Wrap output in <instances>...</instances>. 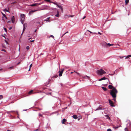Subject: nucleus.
Instances as JSON below:
<instances>
[{
  "instance_id": "nucleus-1",
  "label": "nucleus",
  "mask_w": 131,
  "mask_h": 131,
  "mask_svg": "<svg viewBox=\"0 0 131 131\" xmlns=\"http://www.w3.org/2000/svg\"><path fill=\"white\" fill-rule=\"evenodd\" d=\"M118 92L117 90L115 88H113V89L110 90V94L112 96L113 98V100L115 102L116 101V94Z\"/></svg>"
},
{
  "instance_id": "nucleus-2",
  "label": "nucleus",
  "mask_w": 131,
  "mask_h": 131,
  "mask_svg": "<svg viewBox=\"0 0 131 131\" xmlns=\"http://www.w3.org/2000/svg\"><path fill=\"white\" fill-rule=\"evenodd\" d=\"M96 73L98 75H102L103 74H105L106 72L102 69H101L99 70H97L96 71Z\"/></svg>"
},
{
  "instance_id": "nucleus-3",
  "label": "nucleus",
  "mask_w": 131,
  "mask_h": 131,
  "mask_svg": "<svg viewBox=\"0 0 131 131\" xmlns=\"http://www.w3.org/2000/svg\"><path fill=\"white\" fill-rule=\"evenodd\" d=\"M64 69H61L60 70V71L58 72L59 73V76L61 77L62 76V74L64 71Z\"/></svg>"
},
{
  "instance_id": "nucleus-4",
  "label": "nucleus",
  "mask_w": 131,
  "mask_h": 131,
  "mask_svg": "<svg viewBox=\"0 0 131 131\" xmlns=\"http://www.w3.org/2000/svg\"><path fill=\"white\" fill-rule=\"evenodd\" d=\"M108 101L110 103V105L112 107L114 106H115L113 102L111 101L110 100H108Z\"/></svg>"
},
{
  "instance_id": "nucleus-5",
  "label": "nucleus",
  "mask_w": 131,
  "mask_h": 131,
  "mask_svg": "<svg viewBox=\"0 0 131 131\" xmlns=\"http://www.w3.org/2000/svg\"><path fill=\"white\" fill-rule=\"evenodd\" d=\"M121 59H122L124 57H125V59H127L128 58H129L130 57H131V54L128 55L126 57L124 56V57H120L119 56V57Z\"/></svg>"
},
{
  "instance_id": "nucleus-6",
  "label": "nucleus",
  "mask_w": 131,
  "mask_h": 131,
  "mask_svg": "<svg viewBox=\"0 0 131 131\" xmlns=\"http://www.w3.org/2000/svg\"><path fill=\"white\" fill-rule=\"evenodd\" d=\"M38 10H31L30 11L29 13V15H31L33 13L36 11H37Z\"/></svg>"
},
{
  "instance_id": "nucleus-7",
  "label": "nucleus",
  "mask_w": 131,
  "mask_h": 131,
  "mask_svg": "<svg viewBox=\"0 0 131 131\" xmlns=\"http://www.w3.org/2000/svg\"><path fill=\"white\" fill-rule=\"evenodd\" d=\"M11 20L12 23H14L15 22V18L13 16L11 18Z\"/></svg>"
},
{
  "instance_id": "nucleus-8",
  "label": "nucleus",
  "mask_w": 131,
  "mask_h": 131,
  "mask_svg": "<svg viewBox=\"0 0 131 131\" xmlns=\"http://www.w3.org/2000/svg\"><path fill=\"white\" fill-rule=\"evenodd\" d=\"M55 4H56V5H57V6H58V7H59V8L62 11H63V8H62L61 6H60V5H58L56 3H55Z\"/></svg>"
},
{
  "instance_id": "nucleus-9",
  "label": "nucleus",
  "mask_w": 131,
  "mask_h": 131,
  "mask_svg": "<svg viewBox=\"0 0 131 131\" xmlns=\"http://www.w3.org/2000/svg\"><path fill=\"white\" fill-rule=\"evenodd\" d=\"M21 19H25V15L24 14H21L20 15Z\"/></svg>"
},
{
  "instance_id": "nucleus-10",
  "label": "nucleus",
  "mask_w": 131,
  "mask_h": 131,
  "mask_svg": "<svg viewBox=\"0 0 131 131\" xmlns=\"http://www.w3.org/2000/svg\"><path fill=\"white\" fill-rule=\"evenodd\" d=\"M106 79V78L105 77H103L102 78L99 79V81H101L103 80H105Z\"/></svg>"
},
{
  "instance_id": "nucleus-11",
  "label": "nucleus",
  "mask_w": 131,
  "mask_h": 131,
  "mask_svg": "<svg viewBox=\"0 0 131 131\" xmlns=\"http://www.w3.org/2000/svg\"><path fill=\"white\" fill-rule=\"evenodd\" d=\"M67 121V120L64 118L63 119L62 121V124H64L65 122H66Z\"/></svg>"
},
{
  "instance_id": "nucleus-12",
  "label": "nucleus",
  "mask_w": 131,
  "mask_h": 131,
  "mask_svg": "<svg viewBox=\"0 0 131 131\" xmlns=\"http://www.w3.org/2000/svg\"><path fill=\"white\" fill-rule=\"evenodd\" d=\"M38 4V3H36L34 4H32L31 5H30V6H36Z\"/></svg>"
},
{
  "instance_id": "nucleus-13",
  "label": "nucleus",
  "mask_w": 131,
  "mask_h": 131,
  "mask_svg": "<svg viewBox=\"0 0 131 131\" xmlns=\"http://www.w3.org/2000/svg\"><path fill=\"white\" fill-rule=\"evenodd\" d=\"M44 0L48 2L52 3H53L54 4H55L54 2H51L50 0Z\"/></svg>"
},
{
  "instance_id": "nucleus-14",
  "label": "nucleus",
  "mask_w": 131,
  "mask_h": 131,
  "mask_svg": "<svg viewBox=\"0 0 131 131\" xmlns=\"http://www.w3.org/2000/svg\"><path fill=\"white\" fill-rule=\"evenodd\" d=\"M108 87L110 89H113V88H114V87H113V86L112 85H109L108 86Z\"/></svg>"
},
{
  "instance_id": "nucleus-15",
  "label": "nucleus",
  "mask_w": 131,
  "mask_h": 131,
  "mask_svg": "<svg viewBox=\"0 0 131 131\" xmlns=\"http://www.w3.org/2000/svg\"><path fill=\"white\" fill-rule=\"evenodd\" d=\"M25 19H21V23L24 25V21Z\"/></svg>"
},
{
  "instance_id": "nucleus-16",
  "label": "nucleus",
  "mask_w": 131,
  "mask_h": 131,
  "mask_svg": "<svg viewBox=\"0 0 131 131\" xmlns=\"http://www.w3.org/2000/svg\"><path fill=\"white\" fill-rule=\"evenodd\" d=\"M102 88L104 91H106L107 90V89L106 88L102 86Z\"/></svg>"
},
{
  "instance_id": "nucleus-17",
  "label": "nucleus",
  "mask_w": 131,
  "mask_h": 131,
  "mask_svg": "<svg viewBox=\"0 0 131 131\" xmlns=\"http://www.w3.org/2000/svg\"><path fill=\"white\" fill-rule=\"evenodd\" d=\"M73 117L75 119H77L78 118V117L76 115H74Z\"/></svg>"
},
{
  "instance_id": "nucleus-18",
  "label": "nucleus",
  "mask_w": 131,
  "mask_h": 131,
  "mask_svg": "<svg viewBox=\"0 0 131 131\" xmlns=\"http://www.w3.org/2000/svg\"><path fill=\"white\" fill-rule=\"evenodd\" d=\"M33 90H31L28 92V93L29 94H31L33 92Z\"/></svg>"
},
{
  "instance_id": "nucleus-19",
  "label": "nucleus",
  "mask_w": 131,
  "mask_h": 131,
  "mask_svg": "<svg viewBox=\"0 0 131 131\" xmlns=\"http://www.w3.org/2000/svg\"><path fill=\"white\" fill-rule=\"evenodd\" d=\"M55 16H56L57 17H58L59 16V12L58 11H57V14L55 15Z\"/></svg>"
},
{
  "instance_id": "nucleus-20",
  "label": "nucleus",
  "mask_w": 131,
  "mask_h": 131,
  "mask_svg": "<svg viewBox=\"0 0 131 131\" xmlns=\"http://www.w3.org/2000/svg\"><path fill=\"white\" fill-rule=\"evenodd\" d=\"M2 14L3 15V16L4 17H5L6 18V19H7V18L6 16V15L5 14H4L2 12Z\"/></svg>"
},
{
  "instance_id": "nucleus-21",
  "label": "nucleus",
  "mask_w": 131,
  "mask_h": 131,
  "mask_svg": "<svg viewBox=\"0 0 131 131\" xmlns=\"http://www.w3.org/2000/svg\"><path fill=\"white\" fill-rule=\"evenodd\" d=\"M129 0H125V3L126 4H127L129 2Z\"/></svg>"
},
{
  "instance_id": "nucleus-22",
  "label": "nucleus",
  "mask_w": 131,
  "mask_h": 131,
  "mask_svg": "<svg viewBox=\"0 0 131 131\" xmlns=\"http://www.w3.org/2000/svg\"><path fill=\"white\" fill-rule=\"evenodd\" d=\"M49 18H48L47 19L45 20L47 21L50 22V20H49Z\"/></svg>"
},
{
  "instance_id": "nucleus-23",
  "label": "nucleus",
  "mask_w": 131,
  "mask_h": 131,
  "mask_svg": "<svg viewBox=\"0 0 131 131\" xmlns=\"http://www.w3.org/2000/svg\"><path fill=\"white\" fill-rule=\"evenodd\" d=\"M76 74H77L78 75H79V76H81V74H80V73H79L77 72H76Z\"/></svg>"
},
{
  "instance_id": "nucleus-24",
  "label": "nucleus",
  "mask_w": 131,
  "mask_h": 131,
  "mask_svg": "<svg viewBox=\"0 0 131 131\" xmlns=\"http://www.w3.org/2000/svg\"><path fill=\"white\" fill-rule=\"evenodd\" d=\"M3 98V96L2 95H0V100L2 99Z\"/></svg>"
},
{
  "instance_id": "nucleus-25",
  "label": "nucleus",
  "mask_w": 131,
  "mask_h": 131,
  "mask_svg": "<svg viewBox=\"0 0 131 131\" xmlns=\"http://www.w3.org/2000/svg\"><path fill=\"white\" fill-rule=\"evenodd\" d=\"M87 31L89 32L90 33H94V34H97L96 33L93 32V33L92 32L90 31V30H87Z\"/></svg>"
},
{
  "instance_id": "nucleus-26",
  "label": "nucleus",
  "mask_w": 131,
  "mask_h": 131,
  "mask_svg": "<svg viewBox=\"0 0 131 131\" xmlns=\"http://www.w3.org/2000/svg\"><path fill=\"white\" fill-rule=\"evenodd\" d=\"M4 11L5 12H8V10L6 9H4Z\"/></svg>"
},
{
  "instance_id": "nucleus-27",
  "label": "nucleus",
  "mask_w": 131,
  "mask_h": 131,
  "mask_svg": "<svg viewBox=\"0 0 131 131\" xmlns=\"http://www.w3.org/2000/svg\"><path fill=\"white\" fill-rule=\"evenodd\" d=\"M107 44L109 46H111L113 45L110 44V43H108Z\"/></svg>"
},
{
  "instance_id": "nucleus-28",
  "label": "nucleus",
  "mask_w": 131,
  "mask_h": 131,
  "mask_svg": "<svg viewBox=\"0 0 131 131\" xmlns=\"http://www.w3.org/2000/svg\"><path fill=\"white\" fill-rule=\"evenodd\" d=\"M25 30V26H24V28H23V32L22 33L21 35H22L23 33V32Z\"/></svg>"
},
{
  "instance_id": "nucleus-29",
  "label": "nucleus",
  "mask_w": 131,
  "mask_h": 131,
  "mask_svg": "<svg viewBox=\"0 0 131 131\" xmlns=\"http://www.w3.org/2000/svg\"><path fill=\"white\" fill-rule=\"evenodd\" d=\"M125 131H129L127 128H126L125 129Z\"/></svg>"
},
{
  "instance_id": "nucleus-30",
  "label": "nucleus",
  "mask_w": 131,
  "mask_h": 131,
  "mask_svg": "<svg viewBox=\"0 0 131 131\" xmlns=\"http://www.w3.org/2000/svg\"><path fill=\"white\" fill-rule=\"evenodd\" d=\"M106 116L107 117V119H110V118L107 115H106Z\"/></svg>"
},
{
  "instance_id": "nucleus-31",
  "label": "nucleus",
  "mask_w": 131,
  "mask_h": 131,
  "mask_svg": "<svg viewBox=\"0 0 131 131\" xmlns=\"http://www.w3.org/2000/svg\"><path fill=\"white\" fill-rule=\"evenodd\" d=\"M51 37L52 38H54V37L52 35H51L49 37Z\"/></svg>"
},
{
  "instance_id": "nucleus-32",
  "label": "nucleus",
  "mask_w": 131,
  "mask_h": 131,
  "mask_svg": "<svg viewBox=\"0 0 131 131\" xmlns=\"http://www.w3.org/2000/svg\"><path fill=\"white\" fill-rule=\"evenodd\" d=\"M112 131V130H111V129H110V128L107 129V131Z\"/></svg>"
},
{
  "instance_id": "nucleus-33",
  "label": "nucleus",
  "mask_w": 131,
  "mask_h": 131,
  "mask_svg": "<svg viewBox=\"0 0 131 131\" xmlns=\"http://www.w3.org/2000/svg\"><path fill=\"white\" fill-rule=\"evenodd\" d=\"M39 115L40 117H42V115L41 114H39Z\"/></svg>"
},
{
  "instance_id": "nucleus-34",
  "label": "nucleus",
  "mask_w": 131,
  "mask_h": 131,
  "mask_svg": "<svg viewBox=\"0 0 131 131\" xmlns=\"http://www.w3.org/2000/svg\"><path fill=\"white\" fill-rule=\"evenodd\" d=\"M26 48L27 49H29V46H27L26 47Z\"/></svg>"
},
{
  "instance_id": "nucleus-35",
  "label": "nucleus",
  "mask_w": 131,
  "mask_h": 131,
  "mask_svg": "<svg viewBox=\"0 0 131 131\" xmlns=\"http://www.w3.org/2000/svg\"><path fill=\"white\" fill-rule=\"evenodd\" d=\"M16 3H17V2L16 1H15V2H14L12 3V4H14Z\"/></svg>"
},
{
  "instance_id": "nucleus-36",
  "label": "nucleus",
  "mask_w": 131,
  "mask_h": 131,
  "mask_svg": "<svg viewBox=\"0 0 131 131\" xmlns=\"http://www.w3.org/2000/svg\"><path fill=\"white\" fill-rule=\"evenodd\" d=\"M86 77H88V79H90V77H88V76L86 75L85 76Z\"/></svg>"
},
{
  "instance_id": "nucleus-37",
  "label": "nucleus",
  "mask_w": 131,
  "mask_h": 131,
  "mask_svg": "<svg viewBox=\"0 0 131 131\" xmlns=\"http://www.w3.org/2000/svg\"><path fill=\"white\" fill-rule=\"evenodd\" d=\"M74 15H70L69 16V17H73V16H74Z\"/></svg>"
},
{
  "instance_id": "nucleus-38",
  "label": "nucleus",
  "mask_w": 131,
  "mask_h": 131,
  "mask_svg": "<svg viewBox=\"0 0 131 131\" xmlns=\"http://www.w3.org/2000/svg\"><path fill=\"white\" fill-rule=\"evenodd\" d=\"M4 29L6 32L7 31V29L5 28H4Z\"/></svg>"
},
{
  "instance_id": "nucleus-39",
  "label": "nucleus",
  "mask_w": 131,
  "mask_h": 131,
  "mask_svg": "<svg viewBox=\"0 0 131 131\" xmlns=\"http://www.w3.org/2000/svg\"><path fill=\"white\" fill-rule=\"evenodd\" d=\"M32 64H30V66H29V67H30V68H31V67H32Z\"/></svg>"
},
{
  "instance_id": "nucleus-40",
  "label": "nucleus",
  "mask_w": 131,
  "mask_h": 131,
  "mask_svg": "<svg viewBox=\"0 0 131 131\" xmlns=\"http://www.w3.org/2000/svg\"><path fill=\"white\" fill-rule=\"evenodd\" d=\"M43 3V2L42 3H38V4L37 5H40V4H42V3Z\"/></svg>"
},
{
  "instance_id": "nucleus-41",
  "label": "nucleus",
  "mask_w": 131,
  "mask_h": 131,
  "mask_svg": "<svg viewBox=\"0 0 131 131\" xmlns=\"http://www.w3.org/2000/svg\"><path fill=\"white\" fill-rule=\"evenodd\" d=\"M13 67H10L9 68V69H13Z\"/></svg>"
},
{
  "instance_id": "nucleus-42",
  "label": "nucleus",
  "mask_w": 131,
  "mask_h": 131,
  "mask_svg": "<svg viewBox=\"0 0 131 131\" xmlns=\"http://www.w3.org/2000/svg\"><path fill=\"white\" fill-rule=\"evenodd\" d=\"M34 40H30V42H34Z\"/></svg>"
},
{
  "instance_id": "nucleus-43",
  "label": "nucleus",
  "mask_w": 131,
  "mask_h": 131,
  "mask_svg": "<svg viewBox=\"0 0 131 131\" xmlns=\"http://www.w3.org/2000/svg\"><path fill=\"white\" fill-rule=\"evenodd\" d=\"M12 28V27H10L9 28V30H11Z\"/></svg>"
},
{
  "instance_id": "nucleus-44",
  "label": "nucleus",
  "mask_w": 131,
  "mask_h": 131,
  "mask_svg": "<svg viewBox=\"0 0 131 131\" xmlns=\"http://www.w3.org/2000/svg\"><path fill=\"white\" fill-rule=\"evenodd\" d=\"M98 33L99 34H100V35H101L102 34L100 32H98Z\"/></svg>"
},
{
  "instance_id": "nucleus-45",
  "label": "nucleus",
  "mask_w": 131,
  "mask_h": 131,
  "mask_svg": "<svg viewBox=\"0 0 131 131\" xmlns=\"http://www.w3.org/2000/svg\"><path fill=\"white\" fill-rule=\"evenodd\" d=\"M20 62H19L18 63H17V64L18 65H19V64L20 63Z\"/></svg>"
},
{
  "instance_id": "nucleus-46",
  "label": "nucleus",
  "mask_w": 131,
  "mask_h": 131,
  "mask_svg": "<svg viewBox=\"0 0 131 131\" xmlns=\"http://www.w3.org/2000/svg\"><path fill=\"white\" fill-rule=\"evenodd\" d=\"M118 127H115V128L116 129H117L118 128Z\"/></svg>"
},
{
  "instance_id": "nucleus-47",
  "label": "nucleus",
  "mask_w": 131,
  "mask_h": 131,
  "mask_svg": "<svg viewBox=\"0 0 131 131\" xmlns=\"http://www.w3.org/2000/svg\"><path fill=\"white\" fill-rule=\"evenodd\" d=\"M2 51H5V52L6 51V50H4V49H3L2 50Z\"/></svg>"
},
{
  "instance_id": "nucleus-48",
  "label": "nucleus",
  "mask_w": 131,
  "mask_h": 131,
  "mask_svg": "<svg viewBox=\"0 0 131 131\" xmlns=\"http://www.w3.org/2000/svg\"><path fill=\"white\" fill-rule=\"evenodd\" d=\"M85 18V16L84 17L82 18V19H84Z\"/></svg>"
},
{
  "instance_id": "nucleus-49",
  "label": "nucleus",
  "mask_w": 131,
  "mask_h": 131,
  "mask_svg": "<svg viewBox=\"0 0 131 131\" xmlns=\"http://www.w3.org/2000/svg\"><path fill=\"white\" fill-rule=\"evenodd\" d=\"M51 92L49 93H48V94H49V95H51Z\"/></svg>"
},
{
  "instance_id": "nucleus-50",
  "label": "nucleus",
  "mask_w": 131,
  "mask_h": 131,
  "mask_svg": "<svg viewBox=\"0 0 131 131\" xmlns=\"http://www.w3.org/2000/svg\"><path fill=\"white\" fill-rule=\"evenodd\" d=\"M73 72H71V74H72V73H73Z\"/></svg>"
},
{
  "instance_id": "nucleus-51",
  "label": "nucleus",
  "mask_w": 131,
  "mask_h": 131,
  "mask_svg": "<svg viewBox=\"0 0 131 131\" xmlns=\"http://www.w3.org/2000/svg\"><path fill=\"white\" fill-rule=\"evenodd\" d=\"M65 34H63L62 35V36L61 37H62L63 36L65 35Z\"/></svg>"
},
{
  "instance_id": "nucleus-52",
  "label": "nucleus",
  "mask_w": 131,
  "mask_h": 131,
  "mask_svg": "<svg viewBox=\"0 0 131 131\" xmlns=\"http://www.w3.org/2000/svg\"><path fill=\"white\" fill-rule=\"evenodd\" d=\"M68 33V31H67V32H66L65 33H64V34H66L67 33Z\"/></svg>"
},
{
  "instance_id": "nucleus-53",
  "label": "nucleus",
  "mask_w": 131,
  "mask_h": 131,
  "mask_svg": "<svg viewBox=\"0 0 131 131\" xmlns=\"http://www.w3.org/2000/svg\"><path fill=\"white\" fill-rule=\"evenodd\" d=\"M30 68H29V70H28V71H30Z\"/></svg>"
},
{
  "instance_id": "nucleus-54",
  "label": "nucleus",
  "mask_w": 131,
  "mask_h": 131,
  "mask_svg": "<svg viewBox=\"0 0 131 131\" xmlns=\"http://www.w3.org/2000/svg\"><path fill=\"white\" fill-rule=\"evenodd\" d=\"M36 131L38 130V129H36Z\"/></svg>"
},
{
  "instance_id": "nucleus-55",
  "label": "nucleus",
  "mask_w": 131,
  "mask_h": 131,
  "mask_svg": "<svg viewBox=\"0 0 131 131\" xmlns=\"http://www.w3.org/2000/svg\"><path fill=\"white\" fill-rule=\"evenodd\" d=\"M74 72H75L76 73V72H76L75 71H74Z\"/></svg>"
},
{
  "instance_id": "nucleus-56",
  "label": "nucleus",
  "mask_w": 131,
  "mask_h": 131,
  "mask_svg": "<svg viewBox=\"0 0 131 131\" xmlns=\"http://www.w3.org/2000/svg\"><path fill=\"white\" fill-rule=\"evenodd\" d=\"M114 48H116V47H117V46H114Z\"/></svg>"
},
{
  "instance_id": "nucleus-57",
  "label": "nucleus",
  "mask_w": 131,
  "mask_h": 131,
  "mask_svg": "<svg viewBox=\"0 0 131 131\" xmlns=\"http://www.w3.org/2000/svg\"><path fill=\"white\" fill-rule=\"evenodd\" d=\"M10 131V130H8L7 131Z\"/></svg>"
},
{
  "instance_id": "nucleus-58",
  "label": "nucleus",
  "mask_w": 131,
  "mask_h": 131,
  "mask_svg": "<svg viewBox=\"0 0 131 131\" xmlns=\"http://www.w3.org/2000/svg\"><path fill=\"white\" fill-rule=\"evenodd\" d=\"M9 22H10V21H8V23H9Z\"/></svg>"
},
{
  "instance_id": "nucleus-59",
  "label": "nucleus",
  "mask_w": 131,
  "mask_h": 131,
  "mask_svg": "<svg viewBox=\"0 0 131 131\" xmlns=\"http://www.w3.org/2000/svg\"><path fill=\"white\" fill-rule=\"evenodd\" d=\"M30 39H31V38H30L29 39H28V40H29Z\"/></svg>"
},
{
  "instance_id": "nucleus-60",
  "label": "nucleus",
  "mask_w": 131,
  "mask_h": 131,
  "mask_svg": "<svg viewBox=\"0 0 131 131\" xmlns=\"http://www.w3.org/2000/svg\"><path fill=\"white\" fill-rule=\"evenodd\" d=\"M49 82H48V84L49 83Z\"/></svg>"
},
{
  "instance_id": "nucleus-61",
  "label": "nucleus",
  "mask_w": 131,
  "mask_h": 131,
  "mask_svg": "<svg viewBox=\"0 0 131 131\" xmlns=\"http://www.w3.org/2000/svg\"><path fill=\"white\" fill-rule=\"evenodd\" d=\"M14 112V111H11V112Z\"/></svg>"
},
{
  "instance_id": "nucleus-62",
  "label": "nucleus",
  "mask_w": 131,
  "mask_h": 131,
  "mask_svg": "<svg viewBox=\"0 0 131 131\" xmlns=\"http://www.w3.org/2000/svg\"><path fill=\"white\" fill-rule=\"evenodd\" d=\"M118 45V46H119V45Z\"/></svg>"
},
{
  "instance_id": "nucleus-63",
  "label": "nucleus",
  "mask_w": 131,
  "mask_h": 131,
  "mask_svg": "<svg viewBox=\"0 0 131 131\" xmlns=\"http://www.w3.org/2000/svg\"><path fill=\"white\" fill-rule=\"evenodd\" d=\"M5 41L7 43V42L6 41V40H5Z\"/></svg>"
},
{
  "instance_id": "nucleus-64",
  "label": "nucleus",
  "mask_w": 131,
  "mask_h": 131,
  "mask_svg": "<svg viewBox=\"0 0 131 131\" xmlns=\"http://www.w3.org/2000/svg\"><path fill=\"white\" fill-rule=\"evenodd\" d=\"M104 43H105V44H106V43L105 42Z\"/></svg>"
}]
</instances>
